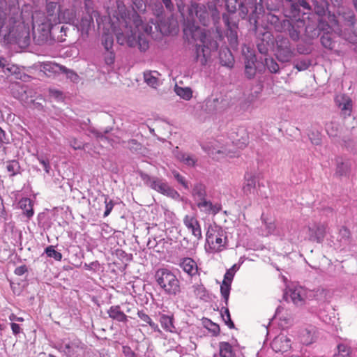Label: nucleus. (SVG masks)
Wrapping results in <instances>:
<instances>
[{
	"label": "nucleus",
	"mask_w": 357,
	"mask_h": 357,
	"mask_svg": "<svg viewBox=\"0 0 357 357\" xmlns=\"http://www.w3.org/2000/svg\"><path fill=\"white\" fill-rule=\"evenodd\" d=\"M178 11L183 18L184 37L199 42L195 45L194 61L199 62L202 66L207 64L211 59V53L218 49V43L211 35L206 33L204 29L200 28L195 22V17L199 22L204 26L211 24L216 26L220 20V14L217 8L216 3L208 1L206 5L199 3H192L188 6L187 15L184 14L185 6L182 0H175Z\"/></svg>",
	"instance_id": "f257e3e1"
},
{
	"label": "nucleus",
	"mask_w": 357,
	"mask_h": 357,
	"mask_svg": "<svg viewBox=\"0 0 357 357\" xmlns=\"http://www.w3.org/2000/svg\"><path fill=\"white\" fill-rule=\"evenodd\" d=\"M0 0V37L5 46L16 45L20 49L27 47L31 42L29 27L22 22V12L17 2Z\"/></svg>",
	"instance_id": "f03ea898"
},
{
	"label": "nucleus",
	"mask_w": 357,
	"mask_h": 357,
	"mask_svg": "<svg viewBox=\"0 0 357 357\" xmlns=\"http://www.w3.org/2000/svg\"><path fill=\"white\" fill-rule=\"evenodd\" d=\"M305 28V36L307 39L314 40L320 37L321 45L332 50L335 47L333 28L326 18L316 17L315 15L307 16Z\"/></svg>",
	"instance_id": "7ed1b4c3"
},
{
	"label": "nucleus",
	"mask_w": 357,
	"mask_h": 357,
	"mask_svg": "<svg viewBox=\"0 0 357 357\" xmlns=\"http://www.w3.org/2000/svg\"><path fill=\"white\" fill-rule=\"evenodd\" d=\"M336 5V3H335ZM333 13L328 11L327 19L332 24L334 33L354 43L355 40L352 36L346 37V29H348L349 24H352L353 20L356 18L353 10L346 6H340Z\"/></svg>",
	"instance_id": "20e7f679"
},
{
	"label": "nucleus",
	"mask_w": 357,
	"mask_h": 357,
	"mask_svg": "<svg viewBox=\"0 0 357 357\" xmlns=\"http://www.w3.org/2000/svg\"><path fill=\"white\" fill-rule=\"evenodd\" d=\"M47 19H44L36 29L33 28V40L36 45H52L56 40L61 41L62 35L56 36L59 26H56V17L52 15Z\"/></svg>",
	"instance_id": "39448f33"
},
{
	"label": "nucleus",
	"mask_w": 357,
	"mask_h": 357,
	"mask_svg": "<svg viewBox=\"0 0 357 357\" xmlns=\"http://www.w3.org/2000/svg\"><path fill=\"white\" fill-rule=\"evenodd\" d=\"M265 13L264 0H243L238 8V17L249 22L250 30L257 33L260 17Z\"/></svg>",
	"instance_id": "423d86ee"
},
{
	"label": "nucleus",
	"mask_w": 357,
	"mask_h": 357,
	"mask_svg": "<svg viewBox=\"0 0 357 357\" xmlns=\"http://www.w3.org/2000/svg\"><path fill=\"white\" fill-rule=\"evenodd\" d=\"M153 15L155 17V22H151L155 25V28L163 35H169L174 33L178 30L177 20L174 17L173 15L165 16V10L162 3L157 0L151 3Z\"/></svg>",
	"instance_id": "0eeeda50"
},
{
	"label": "nucleus",
	"mask_w": 357,
	"mask_h": 357,
	"mask_svg": "<svg viewBox=\"0 0 357 357\" xmlns=\"http://www.w3.org/2000/svg\"><path fill=\"white\" fill-rule=\"evenodd\" d=\"M157 284L169 296H176L181 292V283L176 275L167 268H159L155 274Z\"/></svg>",
	"instance_id": "6e6552de"
},
{
	"label": "nucleus",
	"mask_w": 357,
	"mask_h": 357,
	"mask_svg": "<svg viewBox=\"0 0 357 357\" xmlns=\"http://www.w3.org/2000/svg\"><path fill=\"white\" fill-rule=\"evenodd\" d=\"M244 60L245 76L248 79H252L257 73L262 74L265 70V66L262 61L257 58L254 50L249 47H245L242 50Z\"/></svg>",
	"instance_id": "1a4fd4ad"
},
{
	"label": "nucleus",
	"mask_w": 357,
	"mask_h": 357,
	"mask_svg": "<svg viewBox=\"0 0 357 357\" xmlns=\"http://www.w3.org/2000/svg\"><path fill=\"white\" fill-rule=\"evenodd\" d=\"M132 10L131 11H123V8H124V6L121 7L119 5L118 6L119 10L121 13V17L123 18L126 23L128 24L129 21L132 20L135 27L139 29V26L142 24V20H141L139 15L137 14V12H144L146 10V4L144 3V0H132Z\"/></svg>",
	"instance_id": "9d476101"
},
{
	"label": "nucleus",
	"mask_w": 357,
	"mask_h": 357,
	"mask_svg": "<svg viewBox=\"0 0 357 357\" xmlns=\"http://www.w3.org/2000/svg\"><path fill=\"white\" fill-rule=\"evenodd\" d=\"M275 56L281 63H287L294 56V49L291 47L289 40L283 36H278L275 42Z\"/></svg>",
	"instance_id": "9b49d317"
},
{
	"label": "nucleus",
	"mask_w": 357,
	"mask_h": 357,
	"mask_svg": "<svg viewBox=\"0 0 357 357\" xmlns=\"http://www.w3.org/2000/svg\"><path fill=\"white\" fill-rule=\"evenodd\" d=\"M301 8L307 12L312 10V6L307 0H284V12L287 17H300L302 13Z\"/></svg>",
	"instance_id": "f8f14e48"
},
{
	"label": "nucleus",
	"mask_w": 357,
	"mask_h": 357,
	"mask_svg": "<svg viewBox=\"0 0 357 357\" xmlns=\"http://www.w3.org/2000/svg\"><path fill=\"white\" fill-rule=\"evenodd\" d=\"M276 38L270 32L259 33L256 38V46L258 52L262 55H268L270 50L275 45Z\"/></svg>",
	"instance_id": "ddd939ff"
},
{
	"label": "nucleus",
	"mask_w": 357,
	"mask_h": 357,
	"mask_svg": "<svg viewBox=\"0 0 357 357\" xmlns=\"http://www.w3.org/2000/svg\"><path fill=\"white\" fill-rule=\"evenodd\" d=\"M139 176L146 185L162 195L164 194L169 185L165 179L157 176H151L143 172H139Z\"/></svg>",
	"instance_id": "4468645a"
},
{
	"label": "nucleus",
	"mask_w": 357,
	"mask_h": 357,
	"mask_svg": "<svg viewBox=\"0 0 357 357\" xmlns=\"http://www.w3.org/2000/svg\"><path fill=\"white\" fill-rule=\"evenodd\" d=\"M297 18H294V21L289 20V24L285 26L283 31V32H287L290 38L295 42L300 39L301 32L299 28L305 24L303 19Z\"/></svg>",
	"instance_id": "2eb2a0df"
},
{
	"label": "nucleus",
	"mask_w": 357,
	"mask_h": 357,
	"mask_svg": "<svg viewBox=\"0 0 357 357\" xmlns=\"http://www.w3.org/2000/svg\"><path fill=\"white\" fill-rule=\"evenodd\" d=\"M308 240L321 243L326 235V226L324 224H315L307 228Z\"/></svg>",
	"instance_id": "dca6fc26"
},
{
	"label": "nucleus",
	"mask_w": 357,
	"mask_h": 357,
	"mask_svg": "<svg viewBox=\"0 0 357 357\" xmlns=\"http://www.w3.org/2000/svg\"><path fill=\"white\" fill-rule=\"evenodd\" d=\"M82 343L79 340H74L60 344L59 349L67 357H75L80 349H82Z\"/></svg>",
	"instance_id": "f3484780"
},
{
	"label": "nucleus",
	"mask_w": 357,
	"mask_h": 357,
	"mask_svg": "<svg viewBox=\"0 0 357 357\" xmlns=\"http://www.w3.org/2000/svg\"><path fill=\"white\" fill-rule=\"evenodd\" d=\"M271 347L277 353L287 352L291 349V339L285 335L280 334L273 339Z\"/></svg>",
	"instance_id": "a211bd4d"
},
{
	"label": "nucleus",
	"mask_w": 357,
	"mask_h": 357,
	"mask_svg": "<svg viewBox=\"0 0 357 357\" xmlns=\"http://www.w3.org/2000/svg\"><path fill=\"white\" fill-rule=\"evenodd\" d=\"M267 22L272 25L277 32L282 33L285 26L289 24V20L280 17L273 13H268L266 15Z\"/></svg>",
	"instance_id": "6ab92c4d"
},
{
	"label": "nucleus",
	"mask_w": 357,
	"mask_h": 357,
	"mask_svg": "<svg viewBox=\"0 0 357 357\" xmlns=\"http://www.w3.org/2000/svg\"><path fill=\"white\" fill-rule=\"evenodd\" d=\"M336 168L335 176L337 177H349L351 164L349 160H344L342 158H336Z\"/></svg>",
	"instance_id": "aec40b11"
},
{
	"label": "nucleus",
	"mask_w": 357,
	"mask_h": 357,
	"mask_svg": "<svg viewBox=\"0 0 357 357\" xmlns=\"http://www.w3.org/2000/svg\"><path fill=\"white\" fill-rule=\"evenodd\" d=\"M183 223L188 229L191 230L195 237L197 239L202 238L199 222L195 217L185 215L183 218Z\"/></svg>",
	"instance_id": "412c9836"
},
{
	"label": "nucleus",
	"mask_w": 357,
	"mask_h": 357,
	"mask_svg": "<svg viewBox=\"0 0 357 357\" xmlns=\"http://www.w3.org/2000/svg\"><path fill=\"white\" fill-rule=\"evenodd\" d=\"M312 3L313 14L309 16L315 15L316 17H322L327 19L326 10L328 8V1L326 0H311Z\"/></svg>",
	"instance_id": "4be33fe9"
},
{
	"label": "nucleus",
	"mask_w": 357,
	"mask_h": 357,
	"mask_svg": "<svg viewBox=\"0 0 357 357\" xmlns=\"http://www.w3.org/2000/svg\"><path fill=\"white\" fill-rule=\"evenodd\" d=\"M92 26H93V18L89 14L83 15L81 20L76 24L77 30L81 31L82 36H88Z\"/></svg>",
	"instance_id": "5701e85b"
},
{
	"label": "nucleus",
	"mask_w": 357,
	"mask_h": 357,
	"mask_svg": "<svg viewBox=\"0 0 357 357\" xmlns=\"http://www.w3.org/2000/svg\"><path fill=\"white\" fill-rule=\"evenodd\" d=\"M107 312L109 317L116 321L126 324L128 321V316L121 310L119 305H112Z\"/></svg>",
	"instance_id": "b1692460"
},
{
	"label": "nucleus",
	"mask_w": 357,
	"mask_h": 357,
	"mask_svg": "<svg viewBox=\"0 0 357 357\" xmlns=\"http://www.w3.org/2000/svg\"><path fill=\"white\" fill-rule=\"evenodd\" d=\"M219 59L222 66L229 68H231L234 66V58L231 52L227 47L220 49L219 52Z\"/></svg>",
	"instance_id": "393cba45"
},
{
	"label": "nucleus",
	"mask_w": 357,
	"mask_h": 357,
	"mask_svg": "<svg viewBox=\"0 0 357 357\" xmlns=\"http://www.w3.org/2000/svg\"><path fill=\"white\" fill-rule=\"evenodd\" d=\"M180 266L190 276L195 275L197 273V265L192 258L185 257L183 259L180 263Z\"/></svg>",
	"instance_id": "a878e982"
},
{
	"label": "nucleus",
	"mask_w": 357,
	"mask_h": 357,
	"mask_svg": "<svg viewBox=\"0 0 357 357\" xmlns=\"http://www.w3.org/2000/svg\"><path fill=\"white\" fill-rule=\"evenodd\" d=\"M283 299L289 302V299L296 305L301 306L304 303V299L297 289H289L283 294Z\"/></svg>",
	"instance_id": "bb28decb"
},
{
	"label": "nucleus",
	"mask_w": 357,
	"mask_h": 357,
	"mask_svg": "<svg viewBox=\"0 0 357 357\" xmlns=\"http://www.w3.org/2000/svg\"><path fill=\"white\" fill-rule=\"evenodd\" d=\"M19 206L23 211V214L30 219L34 214L33 202L30 198L24 197L19 201Z\"/></svg>",
	"instance_id": "cd10ccee"
},
{
	"label": "nucleus",
	"mask_w": 357,
	"mask_h": 357,
	"mask_svg": "<svg viewBox=\"0 0 357 357\" xmlns=\"http://www.w3.org/2000/svg\"><path fill=\"white\" fill-rule=\"evenodd\" d=\"M56 22L59 24L66 23L73 24L75 23V14L72 10L66 9L63 11H59L56 17Z\"/></svg>",
	"instance_id": "c85d7f7f"
},
{
	"label": "nucleus",
	"mask_w": 357,
	"mask_h": 357,
	"mask_svg": "<svg viewBox=\"0 0 357 357\" xmlns=\"http://www.w3.org/2000/svg\"><path fill=\"white\" fill-rule=\"evenodd\" d=\"M192 195L197 202L204 199L206 197L205 185L200 182L195 183L192 190Z\"/></svg>",
	"instance_id": "c756f323"
},
{
	"label": "nucleus",
	"mask_w": 357,
	"mask_h": 357,
	"mask_svg": "<svg viewBox=\"0 0 357 357\" xmlns=\"http://www.w3.org/2000/svg\"><path fill=\"white\" fill-rule=\"evenodd\" d=\"M339 108L345 115L350 116L352 109V100L346 96H341V100H337Z\"/></svg>",
	"instance_id": "7c9ffc66"
},
{
	"label": "nucleus",
	"mask_w": 357,
	"mask_h": 357,
	"mask_svg": "<svg viewBox=\"0 0 357 357\" xmlns=\"http://www.w3.org/2000/svg\"><path fill=\"white\" fill-rule=\"evenodd\" d=\"M263 62L265 66V70L267 69L270 73L279 74L280 73L279 64L272 56L265 58Z\"/></svg>",
	"instance_id": "2f4dec72"
},
{
	"label": "nucleus",
	"mask_w": 357,
	"mask_h": 357,
	"mask_svg": "<svg viewBox=\"0 0 357 357\" xmlns=\"http://www.w3.org/2000/svg\"><path fill=\"white\" fill-rule=\"evenodd\" d=\"M219 354L220 357H236L232 346L227 342L219 343Z\"/></svg>",
	"instance_id": "473e14b6"
},
{
	"label": "nucleus",
	"mask_w": 357,
	"mask_h": 357,
	"mask_svg": "<svg viewBox=\"0 0 357 357\" xmlns=\"http://www.w3.org/2000/svg\"><path fill=\"white\" fill-rule=\"evenodd\" d=\"M245 184L243 185V191L245 194H250L255 188L256 178L251 174L246 172L245 174Z\"/></svg>",
	"instance_id": "72a5a7b5"
},
{
	"label": "nucleus",
	"mask_w": 357,
	"mask_h": 357,
	"mask_svg": "<svg viewBox=\"0 0 357 357\" xmlns=\"http://www.w3.org/2000/svg\"><path fill=\"white\" fill-rule=\"evenodd\" d=\"M6 169L10 176H15L20 173V165L17 160H12L6 162Z\"/></svg>",
	"instance_id": "f704fd0d"
},
{
	"label": "nucleus",
	"mask_w": 357,
	"mask_h": 357,
	"mask_svg": "<svg viewBox=\"0 0 357 357\" xmlns=\"http://www.w3.org/2000/svg\"><path fill=\"white\" fill-rule=\"evenodd\" d=\"M231 282H229L225 280H223L221 285H220V293L221 296L223 298V301L225 305H228L229 294L231 291Z\"/></svg>",
	"instance_id": "c9c22d12"
},
{
	"label": "nucleus",
	"mask_w": 357,
	"mask_h": 357,
	"mask_svg": "<svg viewBox=\"0 0 357 357\" xmlns=\"http://www.w3.org/2000/svg\"><path fill=\"white\" fill-rule=\"evenodd\" d=\"M228 305H225L222 307V309L220 310V314L222 318V320L224 321L225 324L230 328L234 329L235 328V325L233 321L231 319L230 312L229 310V308L227 307Z\"/></svg>",
	"instance_id": "e433bc0d"
},
{
	"label": "nucleus",
	"mask_w": 357,
	"mask_h": 357,
	"mask_svg": "<svg viewBox=\"0 0 357 357\" xmlns=\"http://www.w3.org/2000/svg\"><path fill=\"white\" fill-rule=\"evenodd\" d=\"M173 317L169 316L167 314H162L160 316V323L162 326V328L169 332H172L173 330L175 328L174 324H173Z\"/></svg>",
	"instance_id": "4c0bfd02"
},
{
	"label": "nucleus",
	"mask_w": 357,
	"mask_h": 357,
	"mask_svg": "<svg viewBox=\"0 0 357 357\" xmlns=\"http://www.w3.org/2000/svg\"><path fill=\"white\" fill-rule=\"evenodd\" d=\"M112 127L106 128L102 132H100L96 129L94 127H89L88 131L93 134L97 139L100 140H107L108 137L105 135L109 133L112 130Z\"/></svg>",
	"instance_id": "58836bf2"
},
{
	"label": "nucleus",
	"mask_w": 357,
	"mask_h": 357,
	"mask_svg": "<svg viewBox=\"0 0 357 357\" xmlns=\"http://www.w3.org/2000/svg\"><path fill=\"white\" fill-rule=\"evenodd\" d=\"M174 91L177 96L185 100H189L192 96V91L189 87H181L176 85Z\"/></svg>",
	"instance_id": "ea45409f"
},
{
	"label": "nucleus",
	"mask_w": 357,
	"mask_h": 357,
	"mask_svg": "<svg viewBox=\"0 0 357 357\" xmlns=\"http://www.w3.org/2000/svg\"><path fill=\"white\" fill-rule=\"evenodd\" d=\"M312 64L310 59H295L293 62V66L298 71H303L307 70Z\"/></svg>",
	"instance_id": "a19ab883"
},
{
	"label": "nucleus",
	"mask_w": 357,
	"mask_h": 357,
	"mask_svg": "<svg viewBox=\"0 0 357 357\" xmlns=\"http://www.w3.org/2000/svg\"><path fill=\"white\" fill-rule=\"evenodd\" d=\"M156 71L154 72H145L144 73V78L145 82L153 88H156L158 83V79L155 77V74H157Z\"/></svg>",
	"instance_id": "79ce46f5"
},
{
	"label": "nucleus",
	"mask_w": 357,
	"mask_h": 357,
	"mask_svg": "<svg viewBox=\"0 0 357 357\" xmlns=\"http://www.w3.org/2000/svg\"><path fill=\"white\" fill-rule=\"evenodd\" d=\"M204 325L213 336H218L220 334V328L219 325L213 322L211 320L206 319L204 321Z\"/></svg>",
	"instance_id": "37998d69"
},
{
	"label": "nucleus",
	"mask_w": 357,
	"mask_h": 357,
	"mask_svg": "<svg viewBox=\"0 0 357 357\" xmlns=\"http://www.w3.org/2000/svg\"><path fill=\"white\" fill-rule=\"evenodd\" d=\"M101 44L105 50L113 49L114 38L110 33H104L101 36Z\"/></svg>",
	"instance_id": "c03bdc74"
},
{
	"label": "nucleus",
	"mask_w": 357,
	"mask_h": 357,
	"mask_svg": "<svg viewBox=\"0 0 357 357\" xmlns=\"http://www.w3.org/2000/svg\"><path fill=\"white\" fill-rule=\"evenodd\" d=\"M45 253L48 257L53 258L56 261L62 259V254L54 249L53 245H50L45 249Z\"/></svg>",
	"instance_id": "a18cd8bd"
},
{
	"label": "nucleus",
	"mask_w": 357,
	"mask_h": 357,
	"mask_svg": "<svg viewBox=\"0 0 357 357\" xmlns=\"http://www.w3.org/2000/svg\"><path fill=\"white\" fill-rule=\"evenodd\" d=\"M101 197L104 199V202L105 204V211L104 212L103 216L107 217L110 214L111 211H112L114 206V202H113V200L110 199L109 198V196L107 195L102 194Z\"/></svg>",
	"instance_id": "49530a36"
},
{
	"label": "nucleus",
	"mask_w": 357,
	"mask_h": 357,
	"mask_svg": "<svg viewBox=\"0 0 357 357\" xmlns=\"http://www.w3.org/2000/svg\"><path fill=\"white\" fill-rule=\"evenodd\" d=\"M337 354H334V357H350V348L347 345L340 344L337 346Z\"/></svg>",
	"instance_id": "de8ad7c7"
},
{
	"label": "nucleus",
	"mask_w": 357,
	"mask_h": 357,
	"mask_svg": "<svg viewBox=\"0 0 357 357\" xmlns=\"http://www.w3.org/2000/svg\"><path fill=\"white\" fill-rule=\"evenodd\" d=\"M172 175L176 181L180 183L185 189H189L188 182L186 181L184 176L179 174L178 172L176 170L172 171Z\"/></svg>",
	"instance_id": "09e8293b"
},
{
	"label": "nucleus",
	"mask_w": 357,
	"mask_h": 357,
	"mask_svg": "<svg viewBox=\"0 0 357 357\" xmlns=\"http://www.w3.org/2000/svg\"><path fill=\"white\" fill-rule=\"evenodd\" d=\"M212 204L213 203L211 201H208L206 198H204V199L197 202V206L201 211L208 213V212H209L210 208L212 206Z\"/></svg>",
	"instance_id": "8fccbe9b"
},
{
	"label": "nucleus",
	"mask_w": 357,
	"mask_h": 357,
	"mask_svg": "<svg viewBox=\"0 0 357 357\" xmlns=\"http://www.w3.org/2000/svg\"><path fill=\"white\" fill-rule=\"evenodd\" d=\"M104 60L107 65L112 66L115 61V53L113 49L105 50L104 53Z\"/></svg>",
	"instance_id": "3c124183"
},
{
	"label": "nucleus",
	"mask_w": 357,
	"mask_h": 357,
	"mask_svg": "<svg viewBox=\"0 0 357 357\" xmlns=\"http://www.w3.org/2000/svg\"><path fill=\"white\" fill-rule=\"evenodd\" d=\"M227 38L231 47L233 49L236 48L238 46L237 33L234 31L230 30L229 33L227 34Z\"/></svg>",
	"instance_id": "603ef678"
},
{
	"label": "nucleus",
	"mask_w": 357,
	"mask_h": 357,
	"mask_svg": "<svg viewBox=\"0 0 357 357\" xmlns=\"http://www.w3.org/2000/svg\"><path fill=\"white\" fill-rule=\"evenodd\" d=\"M31 76H29V75L25 73L22 69L19 68V69L17 70V73L15 75V76L14 77H12L10 79V80H13V79H19L22 82H29L31 80Z\"/></svg>",
	"instance_id": "864d4df0"
},
{
	"label": "nucleus",
	"mask_w": 357,
	"mask_h": 357,
	"mask_svg": "<svg viewBox=\"0 0 357 357\" xmlns=\"http://www.w3.org/2000/svg\"><path fill=\"white\" fill-rule=\"evenodd\" d=\"M349 236V230L345 227H342L339 230L338 238H340V241L346 243L348 241Z\"/></svg>",
	"instance_id": "5fc2aeb1"
},
{
	"label": "nucleus",
	"mask_w": 357,
	"mask_h": 357,
	"mask_svg": "<svg viewBox=\"0 0 357 357\" xmlns=\"http://www.w3.org/2000/svg\"><path fill=\"white\" fill-rule=\"evenodd\" d=\"M37 159L40 162V163L43 165L44 170L47 174H50V171L51 169V167L50 165L49 160L43 155H37Z\"/></svg>",
	"instance_id": "6e6d98bb"
},
{
	"label": "nucleus",
	"mask_w": 357,
	"mask_h": 357,
	"mask_svg": "<svg viewBox=\"0 0 357 357\" xmlns=\"http://www.w3.org/2000/svg\"><path fill=\"white\" fill-rule=\"evenodd\" d=\"M163 195L167 196L176 200L181 198L180 194L175 189H174L169 185L166 190L165 191Z\"/></svg>",
	"instance_id": "4d7b16f0"
},
{
	"label": "nucleus",
	"mask_w": 357,
	"mask_h": 357,
	"mask_svg": "<svg viewBox=\"0 0 357 357\" xmlns=\"http://www.w3.org/2000/svg\"><path fill=\"white\" fill-rule=\"evenodd\" d=\"M128 149L132 153H138L142 149L141 144L139 143L136 139H131V140L128 141Z\"/></svg>",
	"instance_id": "13d9d810"
},
{
	"label": "nucleus",
	"mask_w": 357,
	"mask_h": 357,
	"mask_svg": "<svg viewBox=\"0 0 357 357\" xmlns=\"http://www.w3.org/2000/svg\"><path fill=\"white\" fill-rule=\"evenodd\" d=\"M238 268L236 264L232 266V267L227 270L224 275V280L231 282L234 276L235 271Z\"/></svg>",
	"instance_id": "bf43d9fd"
},
{
	"label": "nucleus",
	"mask_w": 357,
	"mask_h": 357,
	"mask_svg": "<svg viewBox=\"0 0 357 357\" xmlns=\"http://www.w3.org/2000/svg\"><path fill=\"white\" fill-rule=\"evenodd\" d=\"M195 294L199 298L204 299L206 296V290L203 285H197L195 287Z\"/></svg>",
	"instance_id": "052dcab7"
},
{
	"label": "nucleus",
	"mask_w": 357,
	"mask_h": 357,
	"mask_svg": "<svg viewBox=\"0 0 357 357\" xmlns=\"http://www.w3.org/2000/svg\"><path fill=\"white\" fill-rule=\"evenodd\" d=\"M10 143V139L5 130L0 127V149Z\"/></svg>",
	"instance_id": "680f3d73"
},
{
	"label": "nucleus",
	"mask_w": 357,
	"mask_h": 357,
	"mask_svg": "<svg viewBox=\"0 0 357 357\" xmlns=\"http://www.w3.org/2000/svg\"><path fill=\"white\" fill-rule=\"evenodd\" d=\"M19 66L16 65H10L8 63L6 67V70H4V72H8V76H12L14 77L15 75L17 73V70L19 69Z\"/></svg>",
	"instance_id": "e2e57ef3"
},
{
	"label": "nucleus",
	"mask_w": 357,
	"mask_h": 357,
	"mask_svg": "<svg viewBox=\"0 0 357 357\" xmlns=\"http://www.w3.org/2000/svg\"><path fill=\"white\" fill-rule=\"evenodd\" d=\"M19 66L16 65H10L8 63L6 67V70H4V72H8V76H12L14 77L15 75L17 73V70L19 69Z\"/></svg>",
	"instance_id": "0e129e2a"
},
{
	"label": "nucleus",
	"mask_w": 357,
	"mask_h": 357,
	"mask_svg": "<svg viewBox=\"0 0 357 357\" xmlns=\"http://www.w3.org/2000/svg\"><path fill=\"white\" fill-rule=\"evenodd\" d=\"M309 139L312 144L319 145L321 143V138L318 132H312L310 133Z\"/></svg>",
	"instance_id": "69168bd1"
},
{
	"label": "nucleus",
	"mask_w": 357,
	"mask_h": 357,
	"mask_svg": "<svg viewBox=\"0 0 357 357\" xmlns=\"http://www.w3.org/2000/svg\"><path fill=\"white\" fill-rule=\"evenodd\" d=\"M70 146L75 150H82L84 149V143L79 139H73L70 142Z\"/></svg>",
	"instance_id": "338daca9"
},
{
	"label": "nucleus",
	"mask_w": 357,
	"mask_h": 357,
	"mask_svg": "<svg viewBox=\"0 0 357 357\" xmlns=\"http://www.w3.org/2000/svg\"><path fill=\"white\" fill-rule=\"evenodd\" d=\"M160 1L165 6L167 11L169 13L170 15H173V12L174 11V4L172 2V0H160Z\"/></svg>",
	"instance_id": "774afa93"
}]
</instances>
